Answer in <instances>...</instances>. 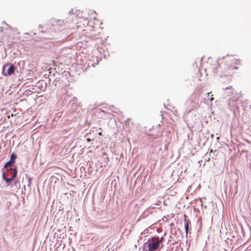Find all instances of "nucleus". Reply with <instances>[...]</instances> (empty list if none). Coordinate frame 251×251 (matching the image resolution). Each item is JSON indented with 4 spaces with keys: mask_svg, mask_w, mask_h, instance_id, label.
<instances>
[{
    "mask_svg": "<svg viewBox=\"0 0 251 251\" xmlns=\"http://www.w3.org/2000/svg\"><path fill=\"white\" fill-rule=\"evenodd\" d=\"M219 60L221 61V64L224 63V72L229 75L234 70L238 69V68L236 66L240 64V60H235V59H229L228 57L226 56L223 57Z\"/></svg>",
    "mask_w": 251,
    "mask_h": 251,
    "instance_id": "nucleus-1",
    "label": "nucleus"
},
{
    "mask_svg": "<svg viewBox=\"0 0 251 251\" xmlns=\"http://www.w3.org/2000/svg\"><path fill=\"white\" fill-rule=\"evenodd\" d=\"M8 64H5L3 65L2 68V74L3 76H7L11 75L14 74V71L15 70V68L13 65H10L9 68L7 70V72L5 73V69L8 66Z\"/></svg>",
    "mask_w": 251,
    "mask_h": 251,
    "instance_id": "nucleus-2",
    "label": "nucleus"
},
{
    "mask_svg": "<svg viewBox=\"0 0 251 251\" xmlns=\"http://www.w3.org/2000/svg\"><path fill=\"white\" fill-rule=\"evenodd\" d=\"M148 250L144 251H156L159 248L158 242H150L148 244Z\"/></svg>",
    "mask_w": 251,
    "mask_h": 251,
    "instance_id": "nucleus-3",
    "label": "nucleus"
},
{
    "mask_svg": "<svg viewBox=\"0 0 251 251\" xmlns=\"http://www.w3.org/2000/svg\"><path fill=\"white\" fill-rule=\"evenodd\" d=\"M239 98V95L238 94H236V95L234 96L232 98H230L228 100L229 106L237 107V105L235 104V102L238 100Z\"/></svg>",
    "mask_w": 251,
    "mask_h": 251,
    "instance_id": "nucleus-4",
    "label": "nucleus"
},
{
    "mask_svg": "<svg viewBox=\"0 0 251 251\" xmlns=\"http://www.w3.org/2000/svg\"><path fill=\"white\" fill-rule=\"evenodd\" d=\"M16 158H17V155L14 153H12V154L11 155V156H10V160L5 163V164L4 165V168H6L8 166L11 165L12 164L14 163L15 162V160Z\"/></svg>",
    "mask_w": 251,
    "mask_h": 251,
    "instance_id": "nucleus-5",
    "label": "nucleus"
},
{
    "mask_svg": "<svg viewBox=\"0 0 251 251\" xmlns=\"http://www.w3.org/2000/svg\"><path fill=\"white\" fill-rule=\"evenodd\" d=\"M184 226H185V234H186V236H187V234L188 233L189 226H191V221L189 219H185L184 220Z\"/></svg>",
    "mask_w": 251,
    "mask_h": 251,
    "instance_id": "nucleus-6",
    "label": "nucleus"
},
{
    "mask_svg": "<svg viewBox=\"0 0 251 251\" xmlns=\"http://www.w3.org/2000/svg\"><path fill=\"white\" fill-rule=\"evenodd\" d=\"M10 170L13 172V176L11 178L4 177V180L7 183L11 182L12 180L16 176L17 174V171L16 170L11 168Z\"/></svg>",
    "mask_w": 251,
    "mask_h": 251,
    "instance_id": "nucleus-7",
    "label": "nucleus"
},
{
    "mask_svg": "<svg viewBox=\"0 0 251 251\" xmlns=\"http://www.w3.org/2000/svg\"><path fill=\"white\" fill-rule=\"evenodd\" d=\"M63 24H64V22L62 20H58V21L53 22V25H61Z\"/></svg>",
    "mask_w": 251,
    "mask_h": 251,
    "instance_id": "nucleus-8",
    "label": "nucleus"
},
{
    "mask_svg": "<svg viewBox=\"0 0 251 251\" xmlns=\"http://www.w3.org/2000/svg\"><path fill=\"white\" fill-rule=\"evenodd\" d=\"M164 240V238L163 237H162L160 240H157L156 242H159V245L160 246V243L162 242V241H163Z\"/></svg>",
    "mask_w": 251,
    "mask_h": 251,
    "instance_id": "nucleus-9",
    "label": "nucleus"
},
{
    "mask_svg": "<svg viewBox=\"0 0 251 251\" xmlns=\"http://www.w3.org/2000/svg\"><path fill=\"white\" fill-rule=\"evenodd\" d=\"M13 116H14V114H10V115H8L7 116V118H8V119H9L10 117H13Z\"/></svg>",
    "mask_w": 251,
    "mask_h": 251,
    "instance_id": "nucleus-10",
    "label": "nucleus"
},
{
    "mask_svg": "<svg viewBox=\"0 0 251 251\" xmlns=\"http://www.w3.org/2000/svg\"><path fill=\"white\" fill-rule=\"evenodd\" d=\"M14 33L13 31H11L10 33H8L9 38H10L11 35H12V33Z\"/></svg>",
    "mask_w": 251,
    "mask_h": 251,
    "instance_id": "nucleus-11",
    "label": "nucleus"
},
{
    "mask_svg": "<svg viewBox=\"0 0 251 251\" xmlns=\"http://www.w3.org/2000/svg\"><path fill=\"white\" fill-rule=\"evenodd\" d=\"M86 141H87L88 142H90V141H91V139H89V138H87V139H86Z\"/></svg>",
    "mask_w": 251,
    "mask_h": 251,
    "instance_id": "nucleus-12",
    "label": "nucleus"
},
{
    "mask_svg": "<svg viewBox=\"0 0 251 251\" xmlns=\"http://www.w3.org/2000/svg\"><path fill=\"white\" fill-rule=\"evenodd\" d=\"M4 177H6L5 174L4 173H3V178L4 179Z\"/></svg>",
    "mask_w": 251,
    "mask_h": 251,
    "instance_id": "nucleus-13",
    "label": "nucleus"
},
{
    "mask_svg": "<svg viewBox=\"0 0 251 251\" xmlns=\"http://www.w3.org/2000/svg\"><path fill=\"white\" fill-rule=\"evenodd\" d=\"M214 100L213 98H210V100L212 101Z\"/></svg>",
    "mask_w": 251,
    "mask_h": 251,
    "instance_id": "nucleus-14",
    "label": "nucleus"
},
{
    "mask_svg": "<svg viewBox=\"0 0 251 251\" xmlns=\"http://www.w3.org/2000/svg\"><path fill=\"white\" fill-rule=\"evenodd\" d=\"M232 88V86H230V87H228L227 88L231 89Z\"/></svg>",
    "mask_w": 251,
    "mask_h": 251,
    "instance_id": "nucleus-15",
    "label": "nucleus"
},
{
    "mask_svg": "<svg viewBox=\"0 0 251 251\" xmlns=\"http://www.w3.org/2000/svg\"><path fill=\"white\" fill-rule=\"evenodd\" d=\"M11 39H13V40H14V39H15V38L13 37V38H12Z\"/></svg>",
    "mask_w": 251,
    "mask_h": 251,
    "instance_id": "nucleus-16",
    "label": "nucleus"
},
{
    "mask_svg": "<svg viewBox=\"0 0 251 251\" xmlns=\"http://www.w3.org/2000/svg\"><path fill=\"white\" fill-rule=\"evenodd\" d=\"M213 134H212L211 135V137L213 138Z\"/></svg>",
    "mask_w": 251,
    "mask_h": 251,
    "instance_id": "nucleus-17",
    "label": "nucleus"
}]
</instances>
